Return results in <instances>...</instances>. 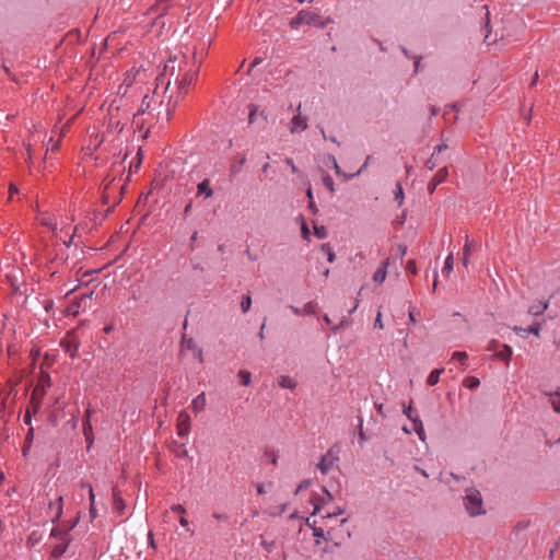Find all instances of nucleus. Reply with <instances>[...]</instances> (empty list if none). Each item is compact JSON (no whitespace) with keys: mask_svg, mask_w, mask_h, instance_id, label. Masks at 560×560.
<instances>
[{"mask_svg":"<svg viewBox=\"0 0 560 560\" xmlns=\"http://www.w3.org/2000/svg\"><path fill=\"white\" fill-rule=\"evenodd\" d=\"M183 71H184V68L180 67V65H179L178 73L176 75V82H175L177 85L176 95L175 96L171 95L168 104H167L168 115H171V112H173L175 109L179 100H182L187 94L189 86H191L195 83V81L197 80V77H198L197 70H186L182 74Z\"/></svg>","mask_w":560,"mask_h":560,"instance_id":"f257e3e1","label":"nucleus"},{"mask_svg":"<svg viewBox=\"0 0 560 560\" xmlns=\"http://www.w3.org/2000/svg\"><path fill=\"white\" fill-rule=\"evenodd\" d=\"M464 505L470 516L485 514L481 493L474 488L467 489L464 497Z\"/></svg>","mask_w":560,"mask_h":560,"instance_id":"f03ea898","label":"nucleus"},{"mask_svg":"<svg viewBox=\"0 0 560 560\" xmlns=\"http://www.w3.org/2000/svg\"><path fill=\"white\" fill-rule=\"evenodd\" d=\"M302 24L325 27L326 22L320 21L319 15L316 13L302 10L294 19L291 20L290 25L291 27L296 28Z\"/></svg>","mask_w":560,"mask_h":560,"instance_id":"7ed1b4c3","label":"nucleus"},{"mask_svg":"<svg viewBox=\"0 0 560 560\" xmlns=\"http://www.w3.org/2000/svg\"><path fill=\"white\" fill-rule=\"evenodd\" d=\"M183 67V65H186V61L178 60V58L171 57L167 62L164 66V72L158 78L159 81L163 82L166 80V88L167 90L171 85V80L174 79L176 82V75L178 73V66Z\"/></svg>","mask_w":560,"mask_h":560,"instance_id":"20e7f679","label":"nucleus"},{"mask_svg":"<svg viewBox=\"0 0 560 560\" xmlns=\"http://www.w3.org/2000/svg\"><path fill=\"white\" fill-rule=\"evenodd\" d=\"M182 350L183 351H191L194 354V358L197 359L200 363L202 362V360H203L202 349L196 345V342L192 338L183 337Z\"/></svg>","mask_w":560,"mask_h":560,"instance_id":"39448f33","label":"nucleus"},{"mask_svg":"<svg viewBox=\"0 0 560 560\" xmlns=\"http://www.w3.org/2000/svg\"><path fill=\"white\" fill-rule=\"evenodd\" d=\"M307 128V120L301 116V105L298 107V114L293 116L290 122L292 133L304 131Z\"/></svg>","mask_w":560,"mask_h":560,"instance_id":"423d86ee","label":"nucleus"},{"mask_svg":"<svg viewBox=\"0 0 560 560\" xmlns=\"http://www.w3.org/2000/svg\"><path fill=\"white\" fill-rule=\"evenodd\" d=\"M178 435L185 436L190 431V417L186 411H180L177 417Z\"/></svg>","mask_w":560,"mask_h":560,"instance_id":"0eeeda50","label":"nucleus"},{"mask_svg":"<svg viewBox=\"0 0 560 560\" xmlns=\"http://www.w3.org/2000/svg\"><path fill=\"white\" fill-rule=\"evenodd\" d=\"M336 457L332 455L331 452H327L318 463L317 467L320 470L322 474L327 475L331 468L335 465Z\"/></svg>","mask_w":560,"mask_h":560,"instance_id":"6e6552de","label":"nucleus"},{"mask_svg":"<svg viewBox=\"0 0 560 560\" xmlns=\"http://www.w3.org/2000/svg\"><path fill=\"white\" fill-rule=\"evenodd\" d=\"M448 176V170L446 166L440 168L436 174L433 176L432 180L430 182L428 189L429 192L432 194L436 187L445 182L446 177Z\"/></svg>","mask_w":560,"mask_h":560,"instance_id":"1a4fd4ad","label":"nucleus"},{"mask_svg":"<svg viewBox=\"0 0 560 560\" xmlns=\"http://www.w3.org/2000/svg\"><path fill=\"white\" fill-rule=\"evenodd\" d=\"M206 406H207V398H206L205 393L199 394L191 401V409L196 415L202 412L205 410Z\"/></svg>","mask_w":560,"mask_h":560,"instance_id":"9d476101","label":"nucleus"},{"mask_svg":"<svg viewBox=\"0 0 560 560\" xmlns=\"http://www.w3.org/2000/svg\"><path fill=\"white\" fill-rule=\"evenodd\" d=\"M197 196H203L205 198L213 196V189L211 188L209 179H203L197 185Z\"/></svg>","mask_w":560,"mask_h":560,"instance_id":"9b49d317","label":"nucleus"},{"mask_svg":"<svg viewBox=\"0 0 560 560\" xmlns=\"http://www.w3.org/2000/svg\"><path fill=\"white\" fill-rule=\"evenodd\" d=\"M389 265V259H386L382 266L374 272L373 281L377 284H381L385 281L387 276V267Z\"/></svg>","mask_w":560,"mask_h":560,"instance_id":"f8f14e48","label":"nucleus"},{"mask_svg":"<svg viewBox=\"0 0 560 560\" xmlns=\"http://www.w3.org/2000/svg\"><path fill=\"white\" fill-rule=\"evenodd\" d=\"M290 310L295 315H311L314 314L316 311V304L314 302L306 303L302 308L291 305Z\"/></svg>","mask_w":560,"mask_h":560,"instance_id":"ddd939ff","label":"nucleus"},{"mask_svg":"<svg viewBox=\"0 0 560 560\" xmlns=\"http://www.w3.org/2000/svg\"><path fill=\"white\" fill-rule=\"evenodd\" d=\"M81 486L83 488H86L89 490V497H90V516L92 520H94L97 515L96 513V509H95V494H94V491H93V488L90 483L88 482H82Z\"/></svg>","mask_w":560,"mask_h":560,"instance_id":"4468645a","label":"nucleus"},{"mask_svg":"<svg viewBox=\"0 0 560 560\" xmlns=\"http://www.w3.org/2000/svg\"><path fill=\"white\" fill-rule=\"evenodd\" d=\"M248 109H249V114H248V122L252 125L256 121L257 119V116L259 115L264 120L267 119V114L262 110V112H258V106L255 105V104H250L248 106Z\"/></svg>","mask_w":560,"mask_h":560,"instance_id":"2eb2a0df","label":"nucleus"},{"mask_svg":"<svg viewBox=\"0 0 560 560\" xmlns=\"http://www.w3.org/2000/svg\"><path fill=\"white\" fill-rule=\"evenodd\" d=\"M90 418H91V410L88 409L85 411V421L83 423V433H84V436H85L86 441L92 443V441H93V439H92V424H91Z\"/></svg>","mask_w":560,"mask_h":560,"instance_id":"dca6fc26","label":"nucleus"},{"mask_svg":"<svg viewBox=\"0 0 560 560\" xmlns=\"http://www.w3.org/2000/svg\"><path fill=\"white\" fill-rule=\"evenodd\" d=\"M278 383L282 388L294 389L296 387V381L289 375L280 376Z\"/></svg>","mask_w":560,"mask_h":560,"instance_id":"f3484780","label":"nucleus"},{"mask_svg":"<svg viewBox=\"0 0 560 560\" xmlns=\"http://www.w3.org/2000/svg\"><path fill=\"white\" fill-rule=\"evenodd\" d=\"M513 354V350L510 346L503 345L502 350L495 353V357L502 361L509 363L511 357Z\"/></svg>","mask_w":560,"mask_h":560,"instance_id":"a211bd4d","label":"nucleus"},{"mask_svg":"<svg viewBox=\"0 0 560 560\" xmlns=\"http://www.w3.org/2000/svg\"><path fill=\"white\" fill-rule=\"evenodd\" d=\"M549 307V302H539L537 305H532L528 313L535 316L542 314Z\"/></svg>","mask_w":560,"mask_h":560,"instance_id":"6ab92c4d","label":"nucleus"},{"mask_svg":"<svg viewBox=\"0 0 560 560\" xmlns=\"http://www.w3.org/2000/svg\"><path fill=\"white\" fill-rule=\"evenodd\" d=\"M412 423H413V430L417 433V435L419 436V439L422 442H425L427 436H425L422 421L419 418H417V419H413Z\"/></svg>","mask_w":560,"mask_h":560,"instance_id":"aec40b11","label":"nucleus"},{"mask_svg":"<svg viewBox=\"0 0 560 560\" xmlns=\"http://www.w3.org/2000/svg\"><path fill=\"white\" fill-rule=\"evenodd\" d=\"M470 255H471V243H470L468 236H466V242H465V245L463 248V266L464 267L468 266Z\"/></svg>","mask_w":560,"mask_h":560,"instance_id":"412c9836","label":"nucleus"},{"mask_svg":"<svg viewBox=\"0 0 560 560\" xmlns=\"http://www.w3.org/2000/svg\"><path fill=\"white\" fill-rule=\"evenodd\" d=\"M443 372H444V369H435V370H433V371L429 374V376H428V378H427V383H428V385H430V386H434V385H436V384L439 383V381H440V376H441V374H442Z\"/></svg>","mask_w":560,"mask_h":560,"instance_id":"4be33fe9","label":"nucleus"},{"mask_svg":"<svg viewBox=\"0 0 560 560\" xmlns=\"http://www.w3.org/2000/svg\"><path fill=\"white\" fill-rule=\"evenodd\" d=\"M328 160L330 161L337 176L341 177L343 180H348L351 177V175H347L341 171L335 156L330 155Z\"/></svg>","mask_w":560,"mask_h":560,"instance_id":"5701e85b","label":"nucleus"},{"mask_svg":"<svg viewBox=\"0 0 560 560\" xmlns=\"http://www.w3.org/2000/svg\"><path fill=\"white\" fill-rule=\"evenodd\" d=\"M65 540H66L65 542H61V544H59V545L54 547V549L51 551V555L54 557L58 558V557L62 556L66 552V550L68 548V545H69V540H67V539H65Z\"/></svg>","mask_w":560,"mask_h":560,"instance_id":"b1692460","label":"nucleus"},{"mask_svg":"<svg viewBox=\"0 0 560 560\" xmlns=\"http://www.w3.org/2000/svg\"><path fill=\"white\" fill-rule=\"evenodd\" d=\"M463 384H464L465 387H467L469 389H475V388H477L480 385V381L476 376H467L464 380Z\"/></svg>","mask_w":560,"mask_h":560,"instance_id":"393cba45","label":"nucleus"},{"mask_svg":"<svg viewBox=\"0 0 560 560\" xmlns=\"http://www.w3.org/2000/svg\"><path fill=\"white\" fill-rule=\"evenodd\" d=\"M551 396L550 404L552 409L560 413V392L557 390L555 394H549Z\"/></svg>","mask_w":560,"mask_h":560,"instance_id":"a878e982","label":"nucleus"},{"mask_svg":"<svg viewBox=\"0 0 560 560\" xmlns=\"http://www.w3.org/2000/svg\"><path fill=\"white\" fill-rule=\"evenodd\" d=\"M395 200L397 201L398 206L400 207L404 203L405 195L404 189L400 183L396 184V189L394 191Z\"/></svg>","mask_w":560,"mask_h":560,"instance_id":"bb28decb","label":"nucleus"},{"mask_svg":"<svg viewBox=\"0 0 560 560\" xmlns=\"http://www.w3.org/2000/svg\"><path fill=\"white\" fill-rule=\"evenodd\" d=\"M51 384L50 376L47 373H42L38 383L36 386H40L44 392H46V388H48Z\"/></svg>","mask_w":560,"mask_h":560,"instance_id":"cd10ccee","label":"nucleus"},{"mask_svg":"<svg viewBox=\"0 0 560 560\" xmlns=\"http://www.w3.org/2000/svg\"><path fill=\"white\" fill-rule=\"evenodd\" d=\"M453 266H454V257H453V253H450L445 259V264H444V268H443L442 272L450 275L453 270Z\"/></svg>","mask_w":560,"mask_h":560,"instance_id":"c85d7f7f","label":"nucleus"},{"mask_svg":"<svg viewBox=\"0 0 560 560\" xmlns=\"http://www.w3.org/2000/svg\"><path fill=\"white\" fill-rule=\"evenodd\" d=\"M126 505L122 501V499L120 497H118V494L116 493V491L114 492V509L119 512V513H122V511L125 510Z\"/></svg>","mask_w":560,"mask_h":560,"instance_id":"c756f323","label":"nucleus"},{"mask_svg":"<svg viewBox=\"0 0 560 560\" xmlns=\"http://www.w3.org/2000/svg\"><path fill=\"white\" fill-rule=\"evenodd\" d=\"M320 249L327 254V259L329 262H334L336 259V255L332 252L331 247L328 244H322Z\"/></svg>","mask_w":560,"mask_h":560,"instance_id":"7c9ffc66","label":"nucleus"},{"mask_svg":"<svg viewBox=\"0 0 560 560\" xmlns=\"http://www.w3.org/2000/svg\"><path fill=\"white\" fill-rule=\"evenodd\" d=\"M467 358H468V354L465 351H455L452 354V359L458 360L462 365H465V362H466Z\"/></svg>","mask_w":560,"mask_h":560,"instance_id":"2f4dec72","label":"nucleus"},{"mask_svg":"<svg viewBox=\"0 0 560 560\" xmlns=\"http://www.w3.org/2000/svg\"><path fill=\"white\" fill-rule=\"evenodd\" d=\"M323 184L325 185V187L330 191V192H335V184H334V180L332 178L326 174L323 176Z\"/></svg>","mask_w":560,"mask_h":560,"instance_id":"473e14b6","label":"nucleus"},{"mask_svg":"<svg viewBox=\"0 0 560 560\" xmlns=\"http://www.w3.org/2000/svg\"><path fill=\"white\" fill-rule=\"evenodd\" d=\"M238 376H240V378H241V381H242V384H243L244 386H248V385H249V383H250V373H249L248 371H246V370H241V371L238 372Z\"/></svg>","mask_w":560,"mask_h":560,"instance_id":"72a5a7b5","label":"nucleus"},{"mask_svg":"<svg viewBox=\"0 0 560 560\" xmlns=\"http://www.w3.org/2000/svg\"><path fill=\"white\" fill-rule=\"evenodd\" d=\"M252 306V299L249 295H245L241 302V308L243 313H247Z\"/></svg>","mask_w":560,"mask_h":560,"instance_id":"f704fd0d","label":"nucleus"},{"mask_svg":"<svg viewBox=\"0 0 560 560\" xmlns=\"http://www.w3.org/2000/svg\"><path fill=\"white\" fill-rule=\"evenodd\" d=\"M46 392H44V389H42L40 386H35L33 393H32V400H40L43 398V396L45 395Z\"/></svg>","mask_w":560,"mask_h":560,"instance_id":"c9c22d12","label":"nucleus"},{"mask_svg":"<svg viewBox=\"0 0 560 560\" xmlns=\"http://www.w3.org/2000/svg\"><path fill=\"white\" fill-rule=\"evenodd\" d=\"M150 107V98L148 95H145L142 100V104L138 110V114H144Z\"/></svg>","mask_w":560,"mask_h":560,"instance_id":"e433bc0d","label":"nucleus"},{"mask_svg":"<svg viewBox=\"0 0 560 560\" xmlns=\"http://www.w3.org/2000/svg\"><path fill=\"white\" fill-rule=\"evenodd\" d=\"M314 233L318 238H325L327 236V231L324 226L314 225Z\"/></svg>","mask_w":560,"mask_h":560,"instance_id":"4c0bfd02","label":"nucleus"},{"mask_svg":"<svg viewBox=\"0 0 560 560\" xmlns=\"http://www.w3.org/2000/svg\"><path fill=\"white\" fill-rule=\"evenodd\" d=\"M404 415L410 420L413 421V419H417L418 417H413L412 415V406L411 404L404 408Z\"/></svg>","mask_w":560,"mask_h":560,"instance_id":"58836bf2","label":"nucleus"},{"mask_svg":"<svg viewBox=\"0 0 560 560\" xmlns=\"http://www.w3.org/2000/svg\"><path fill=\"white\" fill-rule=\"evenodd\" d=\"M15 195H19V189L16 188L15 185L10 184V187H9V200L13 201Z\"/></svg>","mask_w":560,"mask_h":560,"instance_id":"ea45409f","label":"nucleus"},{"mask_svg":"<svg viewBox=\"0 0 560 560\" xmlns=\"http://www.w3.org/2000/svg\"><path fill=\"white\" fill-rule=\"evenodd\" d=\"M526 331L529 332V334L535 335L536 337H539L540 324H536V325L529 326Z\"/></svg>","mask_w":560,"mask_h":560,"instance_id":"a19ab883","label":"nucleus"},{"mask_svg":"<svg viewBox=\"0 0 560 560\" xmlns=\"http://www.w3.org/2000/svg\"><path fill=\"white\" fill-rule=\"evenodd\" d=\"M301 231H302L303 238L308 240L310 238V230H308L307 224L304 221L302 222Z\"/></svg>","mask_w":560,"mask_h":560,"instance_id":"79ce46f5","label":"nucleus"},{"mask_svg":"<svg viewBox=\"0 0 560 560\" xmlns=\"http://www.w3.org/2000/svg\"><path fill=\"white\" fill-rule=\"evenodd\" d=\"M407 270L413 275L417 273V266H416V261L413 259L408 260Z\"/></svg>","mask_w":560,"mask_h":560,"instance_id":"37998d69","label":"nucleus"},{"mask_svg":"<svg viewBox=\"0 0 560 560\" xmlns=\"http://www.w3.org/2000/svg\"><path fill=\"white\" fill-rule=\"evenodd\" d=\"M50 536L52 537H56V538H61V539H66L67 537V533H61L60 530H58L57 528H54L50 533Z\"/></svg>","mask_w":560,"mask_h":560,"instance_id":"c03bdc74","label":"nucleus"},{"mask_svg":"<svg viewBox=\"0 0 560 560\" xmlns=\"http://www.w3.org/2000/svg\"><path fill=\"white\" fill-rule=\"evenodd\" d=\"M212 517L219 522H226L229 518L226 514H221V513H217V512L212 513Z\"/></svg>","mask_w":560,"mask_h":560,"instance_id":"a18cd8bd","label":"nucleus"},{"mask_svg":"<svg viewBox=\"0 0 560 560\" xmlns=\"http://www.w3.org/2000/svg\"><path fill=\"white\" fill-rule=\"evenodd\" d=\"M374 327L375 328H380V329L384 328V325H383V322H382V314H381V312H378V314H377V316L375 318Z\"/></svg>","mask_w":560,"mask_h":560,"instance_id":"49530a36","label":"nucleus"},{"mask_svg":"<svg viewBox=\"0 0 560 560\" xmlns=\"http://www.w3.org/2000/svg\"><path fill=\"white\" fill-rule=\"evenodd\" d=\"M425 166L428 167V170L432 171L435 168L436 166V162L434 160V155L432 154V156L425 163Z\"/></svg>","mask_w":560,"mask_h":560,"instance_id":"de8ad7c7","label":"nucleus"},{"mask_svg":"<svg viewBox=\"0 0 560 560\" xmlns=\"http://www.w3.org/2000/svg\"><path fill=\"white\" fill-rule=\"evenodd\" d=\"M171 510L175 513L184 514L186 512L185 508L182 504H174L171 506Z\"/></svg>","mask_w":560,"mask_h":560,"instance_id":"09e8293b","label":"nucleus"},{"mask_svg":"<svg viewBox=\"0 0 560 560\" xmlns=\"http://www.w3.org/2000/svg\"><path fill=\"white\" fill-rule=\"evenodd\" d=\"M499 347V341L498 340H491L488 346H487V350L488 351H494L497 350Z\"/></svg>","mask_w":560,"mask_h":560,"instance_id":"8fccbe9b","label":"nucleus"},{"mask_svg":"<svg viewBox=\"0 0 560 560\" xmlns=\"http://www.w3.org/2000/svg\"><path fill=\"white\" fill-rule=\"evenodd\" d=\"M62 498L59 497L58 499V503H57V512H56V518H59L61 516V513H62Z\"/></svg>","mask_w":560,"mask_h":560,"instance_id":"3c124183","label":"nucleus"},{"mask_svg":"<svg viewBox=\"0 0 560 560\" xmlns=\"http://www.w3.org/2000/svg\"><path fill=\"white\" fill-rule=\"evenodd\" d=\"M308 486H310V481H308V480H304V481H302V482L299 485V487L296 488V490H295V494H298L301 490L306 489Z\"/></svg>","mask_w":560,"mask_h":560,"instance_id":"603ef678","label":"nucleus"},{"mask_svg":"<svg viewBox=\"0 0 560 560\" xmlns=\"http://www.w3.org/2000/svg\"><path fill=\"white\" fill-rule=\"evenodd\" d=\"M16 352H18V348H16L15 345H9L8 346V354H9V357H12Z\"/></svg>","mask_w":560,"mask_h":560,"instance_id":"864d4df0","label":"nucleus"},{"mask_svg":"<svg viewBox=\"0 0 560 560\" xmlns=\"http://www.w3.org/2000/svg\"><path fill=\"white\" fill-rule=\"evenodd\" d=\"M308 209H310L313 213H317L318 208L316 207V205H315V201H314V200H308Z\"/></svg>","mask_w":560,"mask_h":560,"instance_id":"5fc2aeb1","label":"nucleus"},{"mask_svg":"<svg viewBox=\"0 0 560 560\" xmlns=\"http://www.w3.org/2000/svg\"><path fill=\"white\" fill-rule=\"evenodd\" d=\"M446 148H447V145H446V144H439V145H436V147L434 148L433 155H435V154H438V153L442 152V151H443V150H445Z\"/></svg>","mask_w":560,"mask_h":560,"instance_id":"6e6d98bb","label":"nucleus"},{"mask_svg":"<svg viewBox=\"0 0 560 560\" xmlns=\"http://www.w3.org/2000/svg\"><path fill=\"white\" fill-rule=\"evenodd\" d=\"M285 163L290 166V168L292 170L293 173H295L298 171V168H296V166H295V164H294L292 159H287Z\"/></svg>","mask_w":560,"mask_h":560,"instance_id":"4d7b16f0","label":"nucleus"},{"mask_svg":"<svg viewBox=\"0 0 560 560\" xmlns=\"http://www.w3.org/2000/svg\"><path fill=\"white\" fill-rule=\"evenodd\" d=\"M148 539H149V545H150V547H152L153 549H155V541H154L153 533H152V532H150V533L148 534Z\"/></svg>","mask_w":560,"mask_h":560,"instance_id":"13d9d810","label":"nucleus"},{"mask_svg":"<svg viewBox=\"0 0 560 560\" xmlns=\"http://www.w3.org/2000/svg\"><path fill=\"white\" fill-rule=\"evenodd\" d=\"M266 492H267V490H266V488H265V485H264V483H259V485L257 486V493H258V494H264V493H266Z\"/></svg>","mask_w":560,"mask_h":560,"instance_id":"bf43d9fd","label":"nucleus"},{"mask_svg":"<svg viewBox=\"0 0 560 560\" xmlns=\"http://www.w3.org/2000/svg\"><path fill=\"white\" fill-rule=\"evenodd\" d=\"M342 513H343V510L338 509V511H336L334 513H328L325 517L330 518L332 516H336V515H339V514H342Z\"/></svg>","mask_w":560,"mask_h":560,"instance_id":"052dcab7","label":"nucleus"},{"mask_svg":"<svg viewBox=\"0 0 560 560\" xmlns=\"http://www.w3.org/2000/svg\"><path fill=\"white\" fill-rule=\"evenodd\" d=\"M192 205L191 202H188L184 208V214L188 215V213L191 211Z\"/></svg>","mask_w":560,"mask_h":560,"instance_id":"680f3d73","label":"nucleus"},{"mask_svg":"<svg viewBox=\"0 0 560 560\" xmlns=\"http://www.w3.org/2000/svg\"><path fill=\"white\" fill-rule=\"evenodd\" d=\"M306 196H307L308 200H314L313 199V190H312L311 185H308V187L306 189Z\"/></svg>","mask_w":560,"mask_h":560,"instance_id":"e2e57ef3","label":"nucleus"},{"mask_svg":"<svg viewBox=\"0 0 560 560\" xmlns=\"http://www.w3.org/2000/svg\"><path fill=\"white\" fill-rule=\"evenodd\" d=\"M5 278H7L8 282H10V284L15 289V284H14V282H13V276H11L10 273H8V275L5 276Z\"/></svg>","mask_w":560,"mask_h":560,"instance_id":"0e129e2a","label":"nucleus"},{"mask_svg":"<svg viewBox=\"0 0 560 560\" xmlns=\"http://www.w3.org/2000/svg\"><path fill=\"white\" fill-rule=\"evenodd\" d=\"M179 524H180L182 526L186 527V526L188 525V520H187V518H185V517H180V520H179Z\"/></svg>","mask_w":560,"mask_h":560,"instance_id":"69168bd1","label":"nucleus"},{"mask_svg":"<svg viewBox=\"0 0 560 560\" xmlns=\"http://www.w3.org/2000/svg\"><path fill=\"white\" fill-rule=\"evenodd\" d=\"M376 409H377L380 415L384 416V410H383V405L382 404L376 405Z\"/></svg>","mask_w":560,"mask_h":560,"instance_id":"338daca9","label":"nucleus"},{"mask_svg":"<svg viewBox=\"0 0 560 560\" xmlns=\"http://www.w3.org/2000/svg\"><path fill=\"white\" fill-rule=\"evenodd\" d=\"M259 62H260V59H259V58H256V59L253 61V63H252V66H250V69H252V68H254V67H256Z\"/></svg>","mask_w":560,"mask_h":560,"instance_id":"774afa93","label":"nucleus"}]
</instances>
